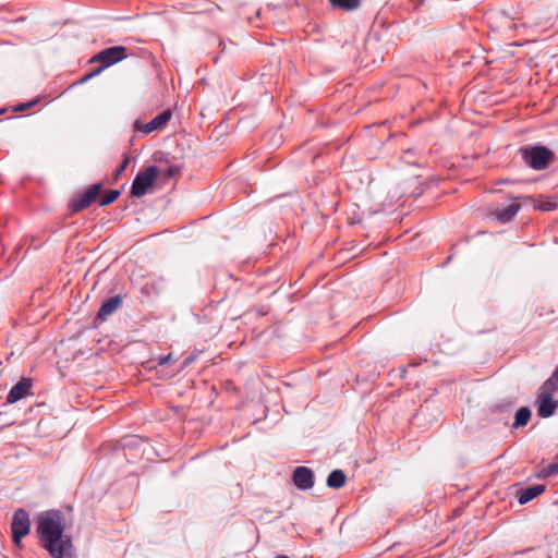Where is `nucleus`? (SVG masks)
Masks as SVG:
<instances>
[{"label":"nucleus","mask_w":558,"mask_h":558,"mask_svg":"<svg viewBox=\"0 0 558 558\" xmlns=\"http://www.w3.org/2000/svg\"><path fill=\"white\" fill-rule=\"evenodd\" d=\"M63 517L60 511H47L38 517V536L52 558H66L71 554L72 542L63 535Z\"/></svg>","instance_id":"f257e3e1"},{"label":"nucleus","mask_w":558,"mask_h":558,"mask_svg":"<svg viewBox=\"0 0 558 558\" xmlns=\"http://www.w3.org/2000/svg\"><path fill=\"white\" fill-rule=\"evenodd\" d=\"M522 160L534 170H544L554 160V153L541 145H526L519 149Z\"/></svg>","instance_id":"f03ea898"},{"label":"nucleus","mask_w":558,"mask_h":558,"mask_svg":"<svg viewBox=\"0 0 558 558\" xmlns=\"http://www.w3.org/2000/svg\"><path fill=\"white\" fill-rule=\"evenodd\" d=\"M158 177L159 169L157 166H149L140 171L133 180L131 194L135 197L144 196L148 189L154 185Z\"/></svg>","instance_id":"7ed1b4c3"},{"label":"nucleus","mask_w":558,"mask_h":558,"mask_svg":"<svg viewBox=\"0 0 558 558\" xmlns=\"http://www.w3.org/2000/svg\"><path fill=\"white\" fill-rule=\"evenodd\" d=\"M102 189L101 183L92 184L86 191L76 194L69 204L72 214L80 213L92 205Z\"/></svg>","instance_id":"20e7f679"},{"label":"nucleus","mask_w":558,"mask_h":558,"mask_svg":"<svg viewBox=\"0 0 558 558\" xmlns=\"http://www.w3.org/2000/svg\"><path fill=\"white\" fill-rule=\"evenodd\" d=\"M128 58V49L124 46H113L106 48L96 53L90 62L102 63L104 66L109 68Z\"/></svg>","instance_id":"39448f33"},{"label":"nucleus","mask_w":558,"mask_h":558,"mask_svg":"<svg viewBox=\"0 0 558 558\" xmlns=\"http://www.w3.org/2000/svg\"><path fill=\"white\" fill-rule=\"evenodd\" d=\"M29 529L31 520L28 512L22 508L17 509L13 514L11 523L13 542L19 545L22 537L29 533Z\"/></svg>","instance_id":"423d86ee"},{"label":"nucleus","mask_w":558,"mask_h":558,"mask_svg":"<svg viewBox=\"0 0 558 558\" xmlns=\"http://www.w3.org/2000/svg\"><path fill=\"white\" fill-rule=\"evenodd\" d=\"M292 481L301 490L311 489L314 486V473L306 466H298L293 471Z\"/></svg>","instance_id":"0eeeda50"},{"label":"nucleus","mask_w":558,"mask_h":558,"mask_svg":"<svg viewBox=\"0 0 558 558\" xmlns=\"http://www.w3.org/2000/svg\"><path fill=\"white\" fill-rule=\"evenodd\" d=\"M32 380L29 378H22L17 384H15L9 391L7 396L8 403H15L19 400L25 398L28 395H32Z\"/></svg>","instance_id":"6e6552de"},{"label":"nucleus","mask_w":558,"mask_h":558,"mask_svg":"<svg viewBox=\"0 0 558 558\" xmlns=\"http://www.w3.org/2000/svg\"><path fill=\"white\" fill-rule=\"evenodd\" d=\"M537 402V415L542 418H547L555 413L558 407V402L553 399V396L548 393L539 392L536 399Z\"/></svg>","instance_id":"1a4fd4ad"},{"label":"nucleus","mask_w":558,"mask_h":558,"mask_svg":"<svg viewBox=\"0 0 558 558\" xmlns=\"http://www.w3.org/2000/svg\"><path fill=\"white\" fill-rule=\"evenodd\" d=\"M172 113L170 110H165L151 119L148 123L138 128L143 133L148 134L153 131L161 130L170 121Z\"/></svg>","instance_id":"9d476101"},{"label":"nucleus","mask_w":558,"mask_h":558,"mask_svg":"<svg viewBox=\"0 0 558 558\" xmlns=\"http://www.w3.org/2000/svg\"><path fill=\"white\" fill-rule=\"evenodd\" d=\"M122 305V299L120 295H114L101 304L96 319L105 322L110 315H112Z\"/></svg>","instance_id":"9b49d317"},{"label":"nucleus","mask_w":558,"mask_h":558,"mask_svg":"<svg viewBox=\"0 0 558 558\" xmlns=\"http://www.w3.org/2000/svg\"><path fill=\"white\" fill-rule=\"evenodd\" d=\"M544 492H545L544 485L538 484V485L529 486V487L520 490L518 500L521 505H525V504L530 502L531 500H533L534 498H536L537 496H539Z\"/></svg>","instance_id":"f8f14e48"},{"label":"nucleus","mask_w":558,"mask_h":558,"mask_svg":"<svg viewBox=\"0 0 558 558\" xmlns=\"http://www.w3.org/2000/svg\"><path fill=\"white\" fill-rule=\"evenodd\" d=\"M519 209L520 205L518 203H511L501 209H497L495 215L500 222L505 223L512 220L518 214Z\"/></svg>","instance_id":"ddd939ff"},{"label":"nucleus","mask_w":558,"mask_h":558,"mask_svg":"<svg viewBox=\"0 0 558 558\" xmlns=\"http://www.w3.org/2000/svg\"><path fill=\"white\" fill-rule=\"evenodd\" d=\"M532 412L530 408L527 407H521L515 415H514V422L512 424V428H519L525 426L530 418H531Z\"/></svg>","instance_id":"4468645a"},{"label":"nucleus","mask_w":558,"mask_h":558,"mask_svg":"<svg viewBox=\"0 0 558 558\" xmlns=\"http://www.w3.org/2000/svg\"><path fill=\"white\" fill-rule=\"evenodd\" d=\"M347 475L342 470H333L327 477V485L330 488H340L345 484Z\"/></svg>","instance_id":"2eb2a0df"},{"label":"nucleus","mask_w":558,"mask_h":558,"mask_svg":"<svg viewBox=\"0 0 558 558\" xmlns=\"http://www.w3.org/2000/svg\"><path fill=\"white\" fill-rule=\"evenodd\" d=\"M332 7L345 10V11H352L360 7V0H329Z\"/></svg>","instance_id":"dca6fc26"},{"label":"nucleus","mask_w":558,"mask_h":558,"mask_svg":"<svg viewBox=\"0 0 558 558\" xmlns=\"http://www.w3.org/2000/svg\"><path fill=\"white\" fill-rule=\"evenodd\" d=\"M556 391H558V378L550 376L541 387L539 392L548 393L553 396Z\"/></svg>","instance_id":"f3484780"},{"label":"nucleus","mask_w":558,"mask_h":558,"mask_svg":"<svg viewBox=\"0 0 558 558\" xmlns=\"http://www.w3.org/2000/svg\"><path fill=\"white\" fill-rule=\"evenodd\" d=\"M120 196V191L119 190H110L109 192H107L100 199L99 204L100 206H107V205H110L112 204L113 202H116L118 199V197Z\"/></svg>","instance_id":"a211bd4d"},{"label":"nucleus","mask_w":558,"mask_h":558,"mask_svg":"<svg viewBox=\"0 0 558 558\" xmlns=\"http://www.w3.org/2000/svg\"><path fill=\"white\" fill-rule=\"evenodd\" d=\"M534 207L542 211H550L557 207V204L549 199H539V201H535Z\"/></svg>","instance_id":"6ab92c4d"},{"label":"nucleus","mask_w":558,"mask_h":558,"mask_svg":"<svg viewBox=\"0 0 558 558\" xmlns=\"http://www.w3.org/2000/svg\"><path fill=\"white\" fill-rule=\"evenodd\" d=\"M558 475V462H553L541 471V476L546 478Z\"/></svg>","instance_id":"aec40b11"},{"label":"nucleus","mask_w":558,"mask_h":558,"mask_svg":"<svg viewBox=\"0 0 558 558\" xmlns=\"http://www.w3.org/2000/svg\"><path fill=\"white\" fill-rule=\"evenodd\" d=\"M178 171L179 169L177 167L170 166L161 173L159 172V175H161L163 181H168L169 179L173 178Z\"/></svg>","instance_id":"412c9836"},{"label":"nucleus","mask_w":558,"mask_h":558,"mask_svg":"<svg viewBox=\"0 0 558 558\" xmlns=\"http://www.w3.org/2000/svg\"><path fill=\"white\" fill-rule=\"evenodd\" d=\"M130 162V159L129 157H125L121 165L114 170L113 172V180H118V178L124 172V170L126 169L128 165Z\"/></svg>","instance_id":"4be33fe9"},{"label":"nucleus","mask_w":558,"mask_h":558,"mask_svg":"<svg viewBox=\"0 0 558 558\" xmlns=\"http://www.w3.org/2000/svg\"><path fill=\"white\" fill-rule=\"evenodd\" d=\"M38 100H32V101H28V102H20L17 104L14 108H13V111L14 112H22V111H25L27 109H29L31 107H33L35 104H37Z\"/></svg>","instance_id":"5701e85b"},{"label":"nucleus","mask_w":558,"mask_h":558,"mask_svg":"<svg viewBox=\"0 0 558 558\" xmlns=\"http://www.w3.org/2000/svg\"><path fill=\"white\" fill-rule=\"evenodd\" d=\"M414 155V151L412 149H408L404 151L402 158L404 159V161H407L408 163H415L414 160H412V156Z\"/></svg>","instance_id":"b1692460"},{"label":"nucleus","mask_w":558,"mask_h":558,"mask_svg":"<svg viewBox=\"0 0 558 558\" xmlns=\"http://www.w3.org/2000/svg\"><path fill=\"white\" fill-rule=\"evenodd\" d=\"M105 69H107V68H106V66H104V64H102V63H100V65H99L98 68H96V69H94L93 71H90V72H89V75H90L92 77H94V76H96V75L100 74Z\"/></svg>","instance_id":"393cba45"},{"label":"nucleus","mask_w":558,"mask_h":558,"mask_svg":"<svg viewBox=\"0 0 558 558\" xmlns=\"http://www.w3.org/2000/svg\"><path fill=\"white\" fill-rule=\"evenodd\" d=\"M170 359H171V354L160 355L158 357V365H166L169 362Z\"/></svg>","instance_id":"a878e982"},{"label":"nucleus","mask_w":558,"mask_h":558,"mask_svg":"<svg viewBox=\"0 0 558 558\" xmlns=\"http://www.w3.org/2000/svg\"><path fill=\"white\" fill-rule=\"evenodd\" d=\"M92 78V76L89 75V73H86L81 80H80V83H85L87 81H89Z\"/></svg>","instance_id":"bb28decb"},{"label":"nucleus","mask_w":558,"mask_h":558,"mask_svg":"<svg viewBox=\"0 0 558 558\" xmlns=\"http://www.w3.org/2000/svg\"><path fill=\"white\" fill-rule=\"evenodd\" d=\"M551 376L558 378V366L556 367V369L554 371V373L551 374Z\"/></svg>","instance_id":"cd10ccee"},{"label":"nucleus","mask_w":558,"mask_h":558,"mask_svg":"<svg viewBox=\"0 0 558 558\" xmlns=\"http://www.w3.org/2000/svg\"><path fill=\"white\" fill-rule=\"evenodd\" d=\"M551 376L558 378V366L556 367V369L554 371V373L551 374Z\"/></svg>","instance_id":"c85d7f7f"}]
</instances>
